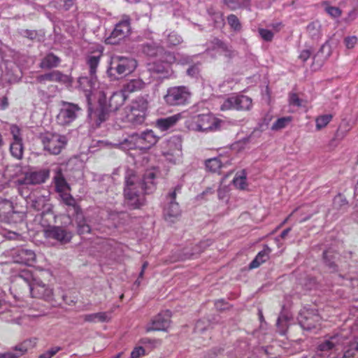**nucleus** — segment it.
Listing matches in <instances>:
<instances>
[{
    "label": "nucleus",
    "instance_id": "1",
    "mask_svg": "<svg viewBox=\"0 0 358 358\" xmlns=\"http://www.w3.org/2000/svg\"><path fill=\"white\" fill-rule=\"evenodd\" d=\"M159 173V171L155 168L147 170L141 182L133 171H127L124 194L125 201L129 206L137 208L143 204V193L148 194L154 190Z\"/></svg>",
    "mask_w": 358,
    "mask_h": 358
},
{
    "label": "nucleus",
    "instance_id": "2",
    "mask_svg": "<svg viewBox=\"0 0 358 358\" xmlns=\"http://www.w3.org/2000/svg\"><path fill=\"white\" fill-rule=\"evenodd\" d=\"M44 274L43 271H40L38 274L34 275L29 270L24 269L20 272L18 277L27 284L32 297L49 301L52 298L53 289L42 280Z\"/></svg>",
    "mask_w": 358,
    "mask_h": 358
},
{
    "label": "nucleus",
    "instance_id": "3",
    "mask_svg": "<svg viewBox=\"0 0 358 358\" xmlns=\"http://www.w3.org/2000/svg\"><path fill=\"white\" fill-rule=\"evenodd\" d=\"M136 66L137 62L134 59L114 55L110 58L107 73L111 80H117L132 73Z\"/></svg>",
    "mask_w": 358,
    "mask_h": 358
},
{
    "label": "nucleus",
    "instance_id": "4",
    "mask_svg": "<svg viewBox=\"0 0 358 358\" xmlns=\"http://www.w3.org/2000/svg\"><path fill=\"white\" fill-rule=\"evenodd\" d=\"M223 124V120L216 117L212 113H206L193 116L188 121L187 127L196 131L208 132L220 130Z\"/></svg>",
    "mask_w": 358,
    "mask_h": 358
},
{
    "label": "nucleus",
    "instance_id": "5",
    "mask_svg": "<svg viewBox=\"0 0 358 358\" xmlns=\"http://www.w3.org/2000/svg\"><path fill=\"white\" fill-rule=\"evenodd\" d=\"M148 101L144 96H138L133 100L127 108L126 121L134 124L144 122L148 109Z\"/></svg>",
    "mask_w": 358,
    "mask_h": 358
},
{
    "label": "nucleus",
    "instance_id": "6",
    "mask_svg": "<svg viewBox=\"0 0 358 358\" xmlns=\"http://www.w3.org/2000/svg\"><path fill=\"white\" fill-rule=\"evenodd\" d=\"M162 155L168 163L178 164L182 161V141L173 136L162 144Z\"/></svg>",
    "mask_w": 358,
    "mask_h": 358
},
{
    "label": "nucleus",
    "instance_id": "7",
    "mask_svg": "<svg viewBox=\"0 0 358 358\" xmlns=\"http://www.w3.org/2000/svg\"><path fill=\"white\" fill-rule=\"evenodd\" d=\"M81 112L82 108L78 104L62 101L56 116L57 123L62 126H69L80 115Z\"/></svg>",
    "mask_w": 358,
    "mask_h": 358
},
{
    "label": "nucleus",
    "instance_id": "8",
    "mask_svg": "<svg viewBox=\"0 0 358 358\" xmlns=\"http://www.w3.org/2000/svg\"><path fill=\"white\" fill-rule=\"evenodd\" d=\"M127 99L125 93L121 90L114 92L110 97L108 105H103L101 100L99 101L100 111L97 114L99 117V123L105 121L109 112L117 110L123 105Z\"/></svg>",
    "mask_w": 358,
    "mask_h": 358
},
{
    "label": "nucleus",
    "instance_id": "9",
    "mask_svg": "<svg viewBox=\"0 0 358 358\" xmlns=\"http://www.w3.org/2000/svg\"><path fill=\"white\" fill-rule=\"evenodd\" d=\"M59 196L66 205L73 207L76 214V222L77 223L78 232L80 234L90 233L91 228L87 223L80 208L76 205V201L69 193V191L62 192L59 194Z\"/></svg>",
    "mask_w": 358,
    "mask_h": 358
},
{
    "label": "nucleus",
    "instance_id": "10",
    "mask_svg": "<svg viewBox=\"0 0 358 358\" xmlns=\"http://www.w3.org/2000/svg\"><path fill=\"white\" fill-rule=\"evenodd\" d=\"M190 96L191 93L186 87H172L167 90L164 101L170 106L185 105L189 101Z\"/></svg>",
    "mask_w": 358,
    "mask_h": 358
},
{
    "label": "nucleus",
    "instance_id": "11",
    "mask_svg": "<svg viewBox=\"0 0 358 358\" xmlns=\"http://www.w3.org/2000/svg\"><path fill=\"white\" fill-rule=\"evenodd\" d=\"M252 107V100L244 94H235L226 99L220 106L222 110H249Z\"/></svg>",
    "mask_w": 358,
    "mask_h": 358
},
{
    "label": "nucleus",
    "instance_id": "12",
    "mask_svg": "<svg viewBox=\"0 0 358 358\" xmlns=\"http://www.w3.org/2000/svg\"><path fill=\"white\" fill-rule=\"evenodd\" d=\"M297 319L301 327L307 331L317 328L321 322V317L317 314V311L307 307L300 310Z\"/></svg>",
    "mask_w": 358,
    "mask_h": 358
},
{
    "label": "nucleus",
    "instance_id": "13",
    "mask_svg": "<svg viewBox=\"0 0 358 358\" xmlns=\"http://www.w3.org/2000/svg\"><path fill=\"white\" fill-rule=\"evenodd\" d=\"M181 189L180 185H177L171 190L166 198V203L164 208V216L166 220L173 222L180 215V209L179 205L175 199L177 193Z\"/></svg>",
    "mask_w": 358,
    "mask_h": 358
},
{
    "label": "nucleus",
    "instance_id": "14",
    "mask_svg": "<svg viewBox=\"0 0 358 358\" xmlns=\"http://www.w3.org/2000/svg\"><path fill=\"white\" fill-rule=\"evenodd\" d=\"M44 149L53 155H58L66 144V138L58 134L45 133L41 136Z\"/></svg>",
    "mask_w": 358,
    "mask_h": 358
},
{
    "label": "nucleus",
    "instance_id": "15",
    "mask_svg": "<svg viewBox=\"0 0 358 358\" xmlns=\"http://www.w3.org/2000/svg\"><path fill=\"white\" fill-rule=\"evenodd\" d=\"M43 235L46 240H54L61 244H66L71 241L72 233L66 229L50 225L43 229Z\"/></svg>",
    "mask_w": 358,
    "mask_h": 358
},
{
    "label": "nucleus",
    "instance_id": "16",
    "mask_svg": "<svg viewBox=\"0 0 358 358\" xmlns=\"http://www.w3.org/2000/svg\"><path fill=\"white\" fill-rule=\"evenodd\" d=\"M49 176L50 171L48 169L29 171L26 172L22 178H19L17 182L19 185H39L45 182Z\"/></svg>",
    "mask_w": 358,
    "mask_h": 358
},
{
    "label": "nucleus",
    "instance_id": "17",
    "mask_svg": "<svg viewBox=\"0 0 358 358\" xmlns=\"http://www.w3.org/2000/svg\"><path fill=\"white\" fill-rule=\"evenodd\" d=\"M341 337L338 335L332 336L319 345L317 355L322 358H331L332 355L336 354L341 348ZM334 358V356L332 357Z\"/></svg>",
    "mask_w": 358,
    "mask_h": 358
},
{
    "label": "nucleus",
    "instance_id": "18",
    "mask_svg": "<svg viewBox=\"0 0 358 358\" xmlns=\"http://www.w3.org/2000/svg\"><path fill=\"white\" fill-rule=\"evenodd\" d=\"M171 312L165 310L156 315L146 327L147 331H166L171 324Z\"/></svg>",
    "mask_w": 358,
    "mask_h": 358
},
{
    "label": "nucleus",
    "instance_id": "19",
    "mask_svg": "<svg viewBox=\"0 0 358 358\" xmlns=\"http://www.w3.org/2000/svg\"><path fill=\"white\" fill-rule=\"evenodd\" d=\"M137 147L139 150H148L155 145L158 140V136L151 129H146L139 134L135 133Z\"/></svg>",
    "mask_w": 358,
    "mask_h": 358
},
{
    "label": "nucleus",
    "instance_id": "20",
    "mask_svg": "<svg viewBox=\"0 0 358 358\" xmlns=\"http://www.w3.org/2000/svg\"><path fill=\"white\" fill-rule=\"evenodd\" d=\"M11 255L16 263L27 266H32L36 263V253L29 249L24 248L14 249L12 251Z\"/></svg>",
    "mask_w": 358,
    "mask_h": 358
},
{
    "label": "nucleus",
    "instance_id": "21",
    "mask_svg": "<svg viewBox=\"0 0 358 358\" xmlns=\"http://www.w3.org/2000/svg\"><path fill=\"white\" fill-rule=\"evenodd\" d=\"M130 31L129 22L126 20L117 23L110 36L107 38L108 43H117L121 39L124 38Z\"/></svg>",
    "mask_w": 358,
    "mask_h": 358
},
{
    "label": "nucleus",
    "instance_id": "22",
    "mask_svg": "<svg viewBox=\"0 0 358 358\" xmlns=\"http://www.w3.org/2000/svg\"><path fill=\"white\" fill-rule=\"evenodd\" d=\"M35 343V339L25 340L16 345L13 350L0 352V358H19L25 354L29 348L33 347Z\"/></svg>",
    "mask_w": 358,
    "mask_h": 358
},
{
    "label": "nucleus",
    "instance_id": "23",
    "mask_svg": "<svg viewBox=\"0 0 358 358\" xmlns=\"http://www.w3.org/2000/svg\"><path fill=\"white\" fill-rule=\"evenodd\" d=\"M149 70L154 73L160 74V78H169L173 73L171 66L165 64V62L161 59L150 64Z\"/></svg>",
    "mask_w": 358,
    "mask_h": 358
},
{
    "label": "nucleus",
    "instance_id": "24",
    "mask_svg": "<svg viewBox=\"0 0 358 358\" xmlns=\"http://www.w3.org/2000/svg\"><path fill=\"white\" fill-rule=\"evenodd\" d=\"M162 45L166 47H173L180 45L182 42V37L175 31L166 30L160 40Z\"/></svg>",
    "mask_w": 358,
    "mask_h": 358
},
{
    "label": "nucleus",
    "instance_id": "25",
    "mask_svg": "<svg viewBox=\"0 0 358 358\" xmlns=\"http://www.w3.org/2000/svg\"><path fill=\"white\" fill-rule=\"evenodd\" d=\"M41 79L59 82L65 85H70L72 82V79L69 76L63 74L59 71H53L49 73H46L42 76Z\"/></svg>",
    "mask_w": 358,
    "mask_h": 358
},
{
    "label": "nucleus",
    "instance_id": "26",
    "mask_svg": "<svg viewBox=\"0 0 358 358\" xmlns=\"http://www.w3.org/2000/svg\"><path fill=\"white\" fill-rule=\"evenodd\" d=\"M154 37H151L152 41L148 42L143 45V52L149 57H155L162 55L164 52L163 45L160 43V45L157 43L152 40Z\"/></svg>",
    "mask_w": 358,
    "mask_h": 358
},
{
    "label": "nucleus",
    "instance_id": "27",
    "mask_svg": "<svg viewBox=\"0 0 358 358\" xmlns=\"http://www.w3.org/2000/svg\"><path fill=\"white\" fill-rule=\"evenodd\" d=\"M228 162V159L220 155L218 157H214L206 160V167L208 170L212 172H217Z\"/></svg>",
    "mask_w": 358,
    "mask_h": 358
},
{
    "label": "nucleus",
    "instance_id": "28",
    "mask_svg": "<svg viewBox=\"0 0 358 358\" xmlns=\"http://www.w3.org/2000/svg\"><path fill=\"white\" fill-rule=\"evenodd\" d=\"M116 148L122 150H129L134 149H138L137 147L136 137L135 133L128 136L127 138L119 143L114 145Z\"/></svg>",
    "mask_w": 358,
    "mask_h": 358
},
{
    "label": "nucleus",
    "instance_id": "29",
    "mask_svg": "<svg viewBox=\"0 0 358 358\" xmlns=\"http://www.w3.org/2000/svg\"><path fill=\"white\" fill-rule=\"evenodd\" d=\"M145 86V83L142 79H131L124 85L122 91L124 93H131L143 89Z\"/></svg>",
    "mask_w": 358,
    "mask_h": 358
},
{
    "label": "nucleus",
    "instance_id": "30",
    "mask_svg": "<svg viewBox=\"0 0 358 358\" xmlns=\"http://www.w3.org/2000/svg\"><path fill=\"white\" fill-rule=\"evenodd\" d=\"M180 118V114H176L166 118L159 119L157 121V125L162 131H166L176 124Z\"/></svg>",
    "mask_w": 358,
    "mask_h": 358
},
{
    "label": "nucleus",
    "instance_id": "31",
    "mask_svg": "<svg viewBox=\"0 0 358 358\" xmlns=\"http://www.w3.org/2000/svg\"><path fill=\"white\" fill-rule=\"evenodd\" d=\"M90 76V78H88L87 77H80L78 79L79 86L83 89V90L87 93L86 94L87 97L90 96L89 92L95 88L96 83V76Z\"/></svg>",
    "mask_w": 358,
    "mask_h": 358
},
{
    "label": "nucleus",
    "instance_id": "32",
    "mask_svg": "<svg viewBox=\"0 0 358 358\" xmlns=\"http://www.w3.org/2000/svg\"><path fill=\"white\" fill-rule=\"evenodd\" d=\"M111 319L110 312H99L96 313L87 314L84 316V320L90 322H105Z\"/></svg>",
    "mask_w": 358,
    "mask_h": 358
},
{
    "label": "nucleus",
    "instance_id": "33",
    "mask_svg": "<svg viewBox=\"0 0 358 358\" xmlns=\"http://www.w3.org/2000/svg\"><path fill=\"white\" fill-rule=\"evenodd\" d=\"M54 182L56 190L59 194L65 191L70 190V187L64 178L60 170L56 173V175L54 177Z\"/></svg>",
    "mask_w": 358,
    "mask_h": 358
},
{
    "label": "nucleus",
    "instance_id": "34",
    "mask_svg": "<svg viewBox=\"0 0 358 358\" xmlns=\"http://www.w3.org/2000/svg\"><path fill=\"white\" fill-rule=\"evenodd\" d=\"M270 252V248L265 247L264 250L257 255L255 259L250 263V267L251 268H255L258 267L261 264L265 262L268 259Z\"/></svg>",
    "mask_w": 358,
    "mask_h": 358
},
{
    "label": "nucleus",
    "instance_id": "35",
    "mask_svg": "<svg viewBox=\"0 0 358 358\" xmlns=\"http://www.w3.org/2000/svg\"><path fill=\"white\" fill-rule=\"evenodd\" d=\"M10 152L11 155L17 159H21L23 157L24 144L22 141L10 142Z\"/></svg>",
    "mask_w": 358,
    "mask_h": 358
},
{
    "label": "nucleus",
    "instance_id": "36",
    "mask_svg": "<svg viewBox=\"0 0 358 358\" xmlns=\"http://www.w3.org/2000/svg\"><path fill=\"white\" fill-rule=\"evenodd\" d=\"M234 185L239 189H245L248 187L247 175L244 170L236 174L233 179Z\"/></svg>",
    "mask_w": 358,
    "mask_h": 358
},
{
    "label": "nucleus",
    "instance_id": "37",
    "mask_svg": "<svg viewBox=\"0 0 358 358\" xmlns=\"http://www.w3.org/2000/svg\"><path fill=\"white\" fill-rule=\"evenodd\" d=\"M60 62L58 57L53 54L46 55L41 62L40 66L43 69H50L57 66Z\"/></svg>",
    "mask_w": 358,
    "mask_h": 358
},
{
    "label": "nucleus",
    "instance_id": "38",
    "mask_svg": "<svg viewBox=\"0 0 358 358\" xmlns=\"http://www.w3.org/2000/svg\"><path fill=\"white\" fill-rule=\"evenodd\" d=\"M293 120L292 116H286L278 118L275 120L272 126L271 129L273 131H279L287 127Z\"/></svg>",
    "mask_w": 358,
    "mask_h": 358
},
{
    "label": "nucleus",
    "instance_id": "39",
    "mask_svg": "<svg viewBox=\"0 0 358 358\" xmlns=\"http://www.w3.org/2000/svg\"><path fill=\"white\" fill-rule=\"evenodd\" d=\"M13 204L7 199L0 200V216L9 217L13 213Z\"/></svg>",
    "mask_w": 358,
    "mask_h": 358
},
{
    "label": "nucleus",
    "instance_id": "40",
    "mask_svg": "<svg viewBox=\"0 0 358 358\" xmlns=\"http://www.w3.org/2000/svg\"><path fill=\"white\" fill-rule=\"evenodd\" d=\"M343 358H358V338L347 347Z\"/></svg>",
    "mask_w": 358,
    "mask_h": 358
},
{
    "label": "nucleus",
    "instance_id": "41",
    "mask_svg": "<svg viewBox=\"0 0 358 358\" xmlns=\"http://www.w3.org/2000/svg\"><path fill=\"white\" fill-rule=\"evenodd\" d=\"M331 114H324L318 116L315 120V126L317 130H320L324 128L332 120Z\"/></svg>",
    "mask_w": 358,
    "mask_h": 358
},
{
    "label": "nucleus",
    "instance_id": "42",
    "mask_svg": "<svg viewBox=\"0 0 358 358\" xmlns=\"http://www.w3.org/2000/svg\"><path fill=\"white\" fill-rule=\"evenodd\" d=\"M9 130L11 135L10 142L22 141V130L20 127L11 124Z\"/></svg>",
    "mask_w": 358,
    "mask_h": 358
},
{
    "label": "nucleus",
    "instance_id": "43",
    "mask_svg": "<svg viewBox=\"0 0 358 358\" xmlns=\"http://www.w3.org/2000/svg\"><path fill=\"white\" fill-rule=\"evenodd\" d=\"M101 54L99 55L89 56L87 58V64L90 67V76H95L96 68L99 63Z\"/></svg>",
    "mask_w": 358,
    "mask_h": 358
},
{
    "label": "nucleus",
    "instance_id": "44",
    "mask_svg": "<svg viewBox=\"0 0 358 358\" xmlns=\"http://www.w3.org/2000/svg\"><path fill=\"white\" fill-rule=\"evenodd\" d=\"M288 317L282 313L278 318L277 326L281 334H285Z\"/></svg>",
    "mask_w": 358,
    "mask_h": 358
},
{
    "label": "nucleus",
    "instance_id": "45",
    "mask_svg": "<svg viewBox=\"0 0 358 358\" xmlns=\"http://www.w3.org/2000/svg\"><path fill=\"white\" fill-rule=\"evenodd\" d=\"M208 13L211 15L212 20L214 21V25L216 27H220L224 24L223 15L220 12L212 13L211 10H208Z\"/></svg>",
    "mask_w": 358,
    "mask_h": 358
},
{
    "label": "nucleus",
    "instance_id": "46",
    "mask_svg": "<svg viewBox=\"0 0 358 358\" xmlns=\"http://www.w3.org/2000/svg\"><path fill=\"white\" fill-rule=\"evenodd\" d=\"M227 22L231 29L235 31H239L241 28V23L235 15H229L227 17Z\"/></svg>",
    "mask_w": 358,
    "mask_h": 358
},
{
    "label": "nucleus",
    "instance_id": "47",
    "mask_svg": "<svg viewBox=\"0 0 358 358\" xmlns=\"http://www.w3.org/2000/svg\"><path fill=\"white\" fill-rule=\"evenodd\" d=\"M325 11L333 18H338L342 14L341 10L336 6H326Z\"/></svg>",
    "mask_w": 358,
    "mask_h": 358
},
{
    "label": "nucleus",
    "instance_id": "48",
    "mask_svg": "<svg viewBox=\"0 0 358 358\" xmlns=\"http://www.w3.org/2000/svg\"><path fill=\"white\" fill-rule=\"evenodd\" d=\"M160 56H162L161 60L164 61L165 64H167L169 66L178 61V59H176V56L171 52H163L162 55Z\"/></svg>",
    "mask_w": 358,
    "mask_h": 358
},
{
    "label": "nucleus",
    "instance_id": "49",
    "mask_svg": "<svg viewBox=\"0 0 358 358\" xmlns=\"http://www.w3.org/2000/svg\"><path fill=\"white\" fill-rule=\"evenodd\" d=\"M358 16V9L352 7V9L348 13L347 16L343 18V21L346 23H350L354 21Z\"/></svg>",
    "mask_w": 358,
    "mask_h": 358
},
{
    "label": "nucleus",
    "instance_id": "50",
    "mask_svg": "<svg viewBox=\"0 0 358 358\" xmlns=\"http://www.w3.org/2000/svg\"><path fill=\"white\" fill-rule=\"evenodd\" d=\"M289 104L294 106H297V107H301V106H303V101L302 99H299V97L298 96V95L296 93H292L289 94Z\"/></svg>",
    "mask_w": 358,
    "mask_h": 358
},
{
    "label": "nucleus",
    "instance_id": "51",
    "mask_svg": "<svg viewBox=\"0 0 358 358\" xmlns=\"http://www.w3.org/2000/svg\"><path fill=\"white\" fill-rule=\"evenodd\" d=\"M319 28L320 25L317 22H312L308 25L307 30L313 37H315L320 34Z\"/></svg>",
    "mask_w": 358,
    "mask_h": 358
},
{
    "label": "nucleus",
    "instance_id": "52",
    "mask_svg": "<svg viewBox=\"0 0 358 358\" xmlns=\"http://www.w3.org/2000/svg\"><path fill=\"white\" fill-rule=\"evenodd\" d=\"M46 201L47 199L45 196H40L33 201L32 206L36 210H41L44 207Z\"/></svg>",
    "mask_w": 358,
    "mask_h": 358
},
{
    "label": "nucleus",
    "instance_id": "53",
    "mask_svg": "<svg viewBox=\"0 0 358 358\" xmlns=\"http://www.w3.org/2000/svg\"><path fill=\"white\" fill-rule=\"evenodd\" d=\"M260 36L266 41H271L273 37V33L266 29H259Z\"/></svg>",
    "mask_w": 358,
    "mask_h": 358
},
{
    "label": "nucleus",
    "instance_id": "54",
    "mask_svg": "<svg viewBox=\"0 0 358 358\" xmlns=\"http://www.w3.org/2000/svg\"><path fill=\"white\" fill-rule=\"evenodd\" d=\"M223 1L231 10H236L241 6V0H223Z\"/></svg>",
    "mask_w": 358,
    "mask_h": 358
},
{
    "label": "nucleus",
    "instance_id": "55",
    "mask_svg": "<svg viewBox=\"0 0 358 358\" xmlns=\"http://www.w3.org/2000/svg\"><path fill=\"white\" fill-rule=\"evenodd\" d=\"M61 350L60 347H54L50 349L48 351L45 353L41 355L38 358H52L55 355H56L59 351Z\"/></svg>",
    "mask_w": 358,
    "mask_h": 358
},
{
    "label": "nucleus",
    "instance_id": "56",
    "mask_svg": "<svg viewBox=\"0 0 358 358\" xmlns=\"http://www.w3.org/2000/svg\"><path fill=\"white\" fill-rule=\"evenodd\" d=\"M345 46L348 49L353 48L357 43V38L355 36H348L344 39Z\"/></svg>",
    "mask_w": 358,
    "mask_h": 358
},
{
    "label": "nucleus",
    "instance_id": "57",
    "mask_svg": "<svg viewBox=\"0 0 358 358\" xmlns=\"http://www.w3.org/2000/svg\"><path fill=\"white\" fill-rule=\"evenodd\" d=\"M145 354V350L143 347H136L131 352V358H138Z\"/></svg>",
    "mask_w": 358,
    "mask_h": 358
},
{
    "label": "nucleus",
    "instance_id": "58",
    "mask_svg": "<svg viewBox=\"0 0 358 358\" xmlns=\"http://www.w3.org/2000/svg\"><path fill=\"white\" fill-rule=\"evenodd\" d=\"M215 306L217 310H225L228 308L227 303L223 299L217 300L215 303Z\"/></svg>",
    "mask_w": 358,
    "mask_h": 358
},
{
    "label": "nucleus",
    "instance_id": "59",
    "mask_svg": "<svg viewBox=\"0 0 358 358\" xmlns=\"http://www.w3.org/2000/svg\"><path fill=\"white\" fill-rule=\"evenodd\" d=\"M304 286L307 290H311L316 287V282L314 278H310L304 283Z\"/></svg>",
    "mask_w": 358,
    "mask_h": 358
},
{
    "label": "nucleus",
    "instance_id": "60",
    "mask_svg": "<svg viewBox=\"0 0 358 358\" xmlns=\"http://www.w3.org/2000/svg\"><path fill=\"white\" fill-rule=\"evenodd\" d=\"M311 55V52L309 50H303L301 52L299 57L303 62H306Z\"/></svg>",
    "mask_w": 358,
    "mask_h": 358
},
{
    "label": "nucleus",
    "instance_id": "61",
    "mask_svg": "<svg viewBox=\"0 0 358 358\" xmlns=\"http://www.w3.org/2000/svg\"><path fill=\"white\" fill-rule=\"evenodd\" d=\"M3 236L8 239L13 240L18 239V238L20 237L19 234L13 231H6L4 234H3Z\"/></svg>",
    "mask_w": 358,
    "mask_h": 358
},
{
    "label": "nucleus",
    "instance_id": "62",
    "mask_svg": "<svg viewBox=\"0 0 358 358\" xmlns=\"http://www.w3.org/2000/svg\"><path fill=\"white\" fill-rule=\"evenodd\" d=\"M187 73L189 76H195L199 73V68L197 66H192L187 69Z\"/></svg>",
    "mask_w": 358,
    "mask_h": 358
},
{
    "label": "nucleus",
    "instance_id": "63",
    "mask_svg": "<svg viewBox=\"0 0 358 358\" xmlns=\"http://www.w3.org/2000/svg\"><path fill=\"white\" fill-rule=\"evenodd\" d=\"M24 35L30 39H34L36 36V32L35 31L26 30L24 31Z\"/></svg>",
    "mask_w": 358,
    "mask_h": 358
},
{
    "label": "nucleus",
    "instance_id": "64",
    "mask_svg": "<svg viewBox=\"0 0 358 358\" xmlns=\"http://www.w3.org/2000/svg\"><path fill=\"white\" fill-rule=\"evenodd\" d=\"M228 192L227 188H222L220 187L218 189V196L220 199H224L226 197V194Z\"/></svg>",
    "mask_w": 358,
    "mask_h": 358
}]
</instances>
